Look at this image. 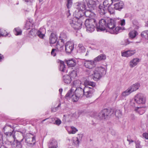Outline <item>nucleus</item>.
I'll list each match as a JSON object with an SVG mask.
<instances>
[{"label": "nucleus", "mask_w": 148, "mask_h": 148, "mask_svg": "<svg viewBox=\"0 0 148 148\" xmlns=\"http://www.w3.org/2000/svg\"><path fill=\"white\" fill-rule=\"evenodd\" d=\"M116 18L113 19L110 18H106L107 21V27L108 28V32L112 34H116L121 29L119 27H116L117 23Z\"/></svg>", "instance_id": "obj_1"}, {"label": "nucleus", "mask_w": 148, "mask_h": 148, "mask_svg": "<svg viewBox=\"0 0 148 148\" xmlns=\"http://www.w3.org/2000/svg\"><path fill=\"white\" fill-rule=\"evenodd\" d=\"M106 70L105 68L101 67H97L95 69L93 73L91 76L92 79L95 81L99 79L103 75L106 74Z\"/></svg>", "instance_id": "obj_2"}, {"label": "nucleus", "mask_w": 148, "mask_h": 148, "mask_svg": "<svg viewBox=\"0 0 148 148\" xmlns=\"http://www.w3.org/2000/svg\"><path fill=\"white\" fill-rule=\"evenodd\" d=\"M84 22L86 31L90 33L93 32L96 23V20L94 18H90L85 19Z\"/></svg>", "instance_id": "obj_3"}, {"label": "nucleus", "mask_w": 148, "mask_h": 148, "mask_svg": "<svg viewBox=\"0 0 148 148\" xmlns=\"http://www.w3.org/2000/svg\"><path fill=\"white\" fill-rule=\"evenodd\" d=\"M23 139L22 138L20 141H19L16 139L15 136H13L11 137V138H10V137L8 138V141L11 144L12 148H21V142L23 141Z\"/></svg>", "instance_id": "obj_4"}, {"label": "nucleus", "mask_w": 148, "mask_h": 148, "mask_svg": "<svg viewBox=\"0 0 148 148\" xmlns=\"http://www.w3.org/2000/svg\"><path fill=\"white\" fill-rule=\"evenodd\" d=\"M113 112V111L112 110L104 109L99 113L98 117L101 119H106L111 115Z\"/></svg>", "instance_id": "obj_5"}, {"label": "nucleus", "mask_w": 148, "mask_h": 148, "mask_svg": "<svg viewBox=\"0 0 148 148\" xmlns=\"http://www.w3.org/2000/svg\"><path fill=\"white\" fill-rule=\"evenodd\" d=\"M25 139L26 143L30 146H33L35 145L36 142L35 136L31 133L26 134Z\"/></svg>", "instance_id": "obj_6"}, {"label": "nucleus", "mask_w": 148, "mask_h": 148, "mask_svg": "<svg viewBox=\"0 0 148 148\" xmlns=\"http://www.w3.org/2000/svg\"><path fill=\"white\" fill-rule=\"evenodd\" d=\"M12 126L11 125L6 124L2 129V131L7 137V140L8 138L9 137L10 138H11V137L12 136H14L13 133V130H12Z\"/></svg>", "instance_id": "obj_7"}, {"label": "nucleus", "mask_w": 148, "mask_h": 148, "mask_svg": "<svg viewBox=\"0 0 148 148\" xmlns=\"http://www.w3.org/2000/svg\"><path fill=\"white\" fill-rule=\"evenodd\" d=\"M106 18L102 19L99 22V24L96 25L97 30L98 32L104 31L107 27Z\"/></svg>", "instance_id": "obj_8"}, {"label": "nucleus", "mask_w": 148, "mask_h": 148, "mask_svg": "<svg viewBox=\"0 0 148 148\" xmlns=\"http://www.w3.org/2000/svg\"><path fill=\"white\" fill-rule=\"evenodd\" d=\"M75 89V98H73L74 101L75 102L78 101L79 98L82 97L84 95V88L83 89L80 87L76 88H74Z\"/></svg>", "instance_id": "obj_9"}, {"label": "nucleus", "mask_w": 148, "mask_h": 148, "mask_svg": "<svg viewBox=\"0 0 148 148\" xmlns=\"http://www.w3.org/2000/svg\"><path fill=\"white\" fill-rule=\"evenodd\" d=\"M83 21H80V19H74L70 22V24L71 26L75 29H78L81 28Z\"/></svg>", "instance_id": "obj_10"}, {"label": "nucleus", "mask_w": 148, "mask_h": 148, "mask_svg": "<svg viewBox=\"0 0 148 148\" xmlns=\"http://www.w3.org/2000/svg\"><path fill=\"white\" fill-rule=\"evenodd\" d=\"M84 95L87 97H90L95 92V90L92 87L85 86L84 88Z\"/></svg>", "instance_id": "obj_11"}, {"label": "nucleus", "mask_w": 148, "mask_h": 148, "mask_svg": "<svg viewBox=\"0 0 148 148\" xmlns=\"http://www.w3.org/2000/svg\"><path fill=\"white\" fill-rule=\"evenodd\" d=\"M84 11L77 10L74 13L73 15L75 17V19H79L80 21H84L85 19L84 16Z\"/></svg>", "instance_id": "obj_12"}, {"label": "nucleus", "mask_w": 148, "mask_h": 148, "mask_svg": "<svg viewBox=\"0 0 148 148\" xmlns=\"http://www.w3.org/2000/svg\"><path fill=\"white\" fill-rule=\"evenodd\" d=\"M74 44L70 41L67 42L65 45V50L67 53H70L74 49Z\"/></svg>", "instance_id": "obj_13"}, {"label": "nucleus", "mask_w": 148, "mask_h": 148, "mask_svg": "<svg viewBox=\"0 0 148 148\" xmlns=\"http://www.w3.org/2000/svg\"><path fill=\"white\" fill-rule=\"evenodd\" d=\"M75 7L77 10L84 11L86 9V4L83 1V2H80L76 3L75 4Z\"/></svg>", "instance_id": "obj_14"}, {"label": "nucleus", "mask_w": 148, "mask_h": 148, "mask_svg": "<svg viewBox=\"0 0 148 148\" xmlns=\"http://www.w3.org/2000/svg\"><path fill=\"white\" fill-rule=\"evenodd\" d=\"M96 62L94 60H86L84 62L85 67L89 69H92L94 66Z\"/></svg>", "instance_id": "obj_15"}, {"label": "nucleus", "mask_w": 148, "mask_h": 148, "mask_svg": "<svg viewBox=\"0 0 148 148\" xmlns=\"http://www.w3.org/2000/svg\"><path fill=\"white\" fill-rule=\"evenodd\" d=\"M146 101V98L145 96L142 94H140L139 96V105L140 106V104H142V106H143V108L142 110V113L144 112Z\"/></svg>", "instance_id": "obj_16"}, {"label": "nucleus", "mask_w": 148, "mask_h": 148, "mask_svg": "<svg viewBox=\"0 0 148 148\" xmlns=\"http://www.w3.org/2000/svg\"><path fill=\"white\" fill-rule=\"evenodd\" d=\"M124 6L123 3L122 1H120L115 3L114 5V8L116 10L120 11L123 8Z\"/></svg>", "instance_id": "obj_17"}, {"label": "nucleus", "mask_w": 148, "mask_h": 148, "mask_svg": "<svg viewBox=\"0 0 148 148\" xmlns=\"http://www.w3.org/2000/svg\"><path fill=\"white\" fill-rule=\"evenodd\" d=\"M75 88L74 87H72V88L66 94V97H68L69 98H71L72 100L74 101V99H73V98H75V95H74V92H75V89H74Z\"/></svg>", "instance_id": "obj_18"}, {"label": "nucleus", "mask_w": 148, "mask_h": 148, "mask_svg": "<svg viewBox=\"0 0 148 148\" xmlns=\"http://www.w3.org/2000/svg\"><path fill=\"white\" fill-rule=\"evenodd\" d=\"M46 29L44 28H41L39 31H37V34L41 38H43L45 36Z\"/></svg>", "instance_id": "obj_19"}, {"label": "nucleus", "mask_w": 148, "mask_h": 148, "mask_svg": "<svg viewBox=\"0 0 148 148\" xmlns=\"http://www.w3.org/2000/svg\"><path fill=\"white\" fill-rule=\"evenodd\" d=\"M136 51L134 50H128L125 51L122 53V56L125 57H129L132 56L135 53Z\"/></svg>", "instance_id": "obj_20"}, {"label": "nucleus", "mask_w": 148, "mask_h": 148, "mask_svg": "<svg viewBox=\"0 0 148 148\" xmlns=\"http://www.w3.org/2000/svg\"><path fill=\"white\" fill-rule=\"evenodd\" d=\"M49 43L54 44L57 41V38L56 34L53 33H51L49 37Z\"/></svg>", "instance_id": "obj_21"}, {"label": "nucleus", "mask_w": 148, "mask_h": 148, "mask_svg": "<svg viewBox=\"0 0 148 148\" xmlns=\"http://www.w3.org/2000/svg\"><path fill=\"white\" fill-rule=\"evenodd\" d=\"M84 1L89 8H93L95 5V2L92 0H84Z\"/></svg>", "instance_id": "obj_22"}, {"label": "nucleus", "mask_w": 148, "mask_h": 148, "mask_svg": "<svg viewBox=\"0 0 148 148\" xmlns=\"http://www.w3.org/2000/svg\"><path fill=\"white\" fill-rule=\"evenodd\" d=\"M107 9L102 4H100L99 7L98 12L101 14L103 15L105 14Z\"/></svg>", "instance_id": "obj_23"}, {"label": "nucleus", "mask_w": 148, "mask_h": 148, "mask_svg": "<svg viewBox=\"0 0 148 148\" xmlns=\"http://www.w3.org/2000/svg\"><path fill=\"white\" fill-rule=\"evenodd\" d=\"M64 43L61 42H58L56 45V49L58 51H62L64 50Z\"/></svg>", "instance_id": "obj_24"}, {"label": "nucleus", "mask_w": 148, "mask_h": 148, "mask_svg": "<svg viewBox=\"0 0 148 148\" xmlns=\"http://www.w3.org/2000/svg\"><path fill=\"white\" fill-rule=\"evenodd\" d=\"M58 143L56 140L55 139L51 140L48 143V146L49 148H57Z\"/></svg>", "instance_id": "obj_25"}, {"label": "nucleus", "mask_w": 148, "mask_h": 148, "mask_svg": "<svg viewBox=\"0 0 148 148\" xmlns=\"http://www.w3.org/2000/svg\"><path fill=\"white\" fill-rule=\"evenodd\" d=\"M106 58V56L104 54H101L95 58L94 60L96 63L101 60H105Z\"/></svg>", "instance_id": "obj_26"}, {"label": "nucleus", "mask_w": 148, "mask_h": 148, "mask_svg": "<svg viewBox=\"0 0 148 148\" xmlns=\"http://www.w3.org/2000/svg\"><path fill=\"white\" fill-rule=\"evenodd\" d=\"M84 16L86 17L93 18L95 16V14L90 10H87L84 12Z\"/></svg>", "instance_id": "obj_27"}, {"label": "nucleus", "mask_w": 148, "mask_h": 148, "mask_svg": "<svg viewBox=\"0 0 148 148\" xmlns=\"http://www.w3.org/2000/svg\"><path fill=\"white\" fill-rule=\"evenodd\" d=\"M59 62L60 63V70L62 72L66 73L67 72V70L65 66L64 62L63 61L60 60Z\"/></svg>", "instance_id": "obj_28"}, {"label": "nucleus", "mask_w": 148, "mask_h": 148, "mask_svg": "<svg viewBox=\"0 0 148 148\" xmlns=\"http://www.w3.org/2000/svg\"><path fill=\"white\" fill-rule=\"evenodd\" d=\"M134 101V105H133V106L134 107H136L135 109V110L136 112H138V110L139 109V107L138 106V101H139V95L138 94L136 95L135 96Z\"/></svg>", "instance_id": "obj_29"}, {"label": "nucleus", "mask_w": 148, "mask_h": 148, "mask_svg": "<svg viewBox=\"0 0 148 148\" xmlns=\"http://www.w3.org/2000/svg\"><path fill=\"white\" fill-rule=\"evenodd\" d=\"M61 40V42L64 43L65 41H66L67 40L68 36L66 33L64 32H62L59 36Z\"/></svg>", "instance_id": "obj_30"}, {"label": "nucleus", "mask_w": 148, "mask_h": 148, "mask_svg": "<svg viewBox=\"0 0 148 148\" xmlns=\"http://www.w3.org/2000/svg\"><path fill=\"white\" fill-rule=\"evenodd\" d=\"M139 62V59L135 58L130 61V66L132 68L135 66Z\"/></svg>", "instance_id": "obj_31"}, {"label": "nucleus", "mask_w": 148, "mask_h": 148, "mask_svg": "<svg viewBox=\"0 0 148 148\" xmlns=\"http://www.w3.org/2000/svg\"><path fill=\"white\" fill-rule=\"evenodd\" d=\"M138 34V33L134 29L133 30L129 32V36L131 38L133 39L135 38Z\"/></svg>", "instance_id": "obj_32"}, {"label": "nucleus", "mask_w": 148, "mask_h": 148, "mask_svg": "<svg viewBox=\"0 0 148 148\" xmlns=\"http://www.w3.org/2000/svg\"><path fill=\"white\" fill-rule=\"evenodd\" d=\"M84 85L85 86L89 87V86H91V87L93 88L95 86V82L87 80H86L85 81Z\"/></svg>", "instance_id": "obj_33"}, {"label": "nucleus", "mask_w": 148, "mask_h": 148, "mask_svg": "<svg viewBox=\"0 0 148 148\" xmlns=\"http://www.w3.org/2000/svg\"><path fill=\"white\" fill-rule=\"evenodd\" d=\"M132 92L138 89L139 88V84L138 83H136L131 86L129 88Z\"/></svg>", "instance_id": "obj_34"}, {"label": "nucleus", "mask_w": 148, "mask_h": 148, "mask_svg": "<svg viewBox=\"0 0 148 148\" xmlns=\"http://www.w3.org/2000/svg\"><path fill=\"white\" fill-rule=\"evenodd\" d=\"M63 79L64 83L68 84L70 83L71 79L69 75H67L64 76Z\"/></svg>", "instance_id": "obj_35"}, {"label": "nucleus", "mask_w": 148, "mask_h": 148, "mask_svg": "<svg viewBox=\"0 0 148 148\" xmlns=\"http://www.w3.org/2000/svg\"><path fill=\"white\" fill-rule=\"evenodd\" d=\"M34 26V24L30 21H27L26 23L25 27L26 30L32 29Z\"/></svg>", "instance_id": "obj_36"}, {"label": "nucleus", "mask_w": 148, "mask_h": 148, "mask_svg": "<svg viewBox=\"0 0 148 148\" xmlns=\"http://www.w3.org/2000/svg\"><path fill=\"white\" fill-rule=\"evenodd\" d=\"M112 3V0H105L103 2V5L107 8L108 7L110 6Z\"/></svg>", "instance_id": "obj_37"}, {"label": "nucleus", "mask_w": 148, "mask_h": 148, "mask_svg": "<svg viewBox=\"0 0 148 148\" xmlns=\"http://www.w3.org/2000/svg\"><path fill=\"white\" fill-rule=\"evenodd\" d=\"M66 63L70 67H73L76 64V63L73 60H69L67 61Z\"/></svg>", "instance_id": "obj_38"}, {"label": "nucleus", "mask_w": 148, "mask_h": 148, "mask_svg": "<svg viewBox=\"0 0 148 148\" xmlns=\"http://www.w3.org/2000/svg\"><path fill=\"white\" fill-rule=\"evenodd\" d=\"M78 51L79 52L84 53L86 51V49L82 44H79L78 45Z\"/></svg>", "instance_id": "obj_39"}, {"label": "nucleus", "mask_w": 148, "mask_h": 148, "mask_svg": "<svg viewBox=\"0 0 148 148\" xmlns=\"http://www.w3.org/2000/svg\"><path fill=\"white\" fill-rule=\"evenodd\" d=\"M132 92L129 88L126 90L125 91L123 92L122 94V95L123 97H126L129 95Z\"/></svg>", "instance_id": "obj_40"}, {"label": "nucleus", "mask_w": 148, "mask_h": 148, "mask_svg": "<svg viewBox=\"0 0 148 148\" xmlns=\"http://www.w3.org/2000/svg\"><path fill=\"white\" fill-rule=\"evenodd\" d=\"M117 23L120 24L122 26L124 25L125 24V21L124 19H121L120 18H116Z\"/></svg>", "instance_id": "obj_41"}, {"label": "nucleus", "mask_w": 148, "mask_h": 148, "mask_svg": "<svg viewBox=\"0 0 148 148\" xmlns=\"http://www.w3.org/2000/svg\"><path fill=\"white\" fill-rule=\"evenodd\" d=\"M14 32L16 35H20L22 33L21 30L19 27L15 28Z\"/></svg>", "instance_id": "obj_42"}, {"label": "nucleus", "mask_w": 148, "mask_h": 148, "mask_svg": "<svg viewBox=\"0 0 148 148\" xmlns=\"http://www.w3.org/2000/svg\"><path fill=\"white\" fill-rule=\"evenodd\" d=\"M81 82L79 80H76L74 81L73 83V86L74 88H77L79 85L81 84Z\"/></svg>", "instance_id": "obj_43"}, {"label": "nucleus", "mask_w": 148, "mask_h": 148, "mask_svg": "<svg viewBox=\"0 0 148 148\" xmlns=\"http://www.w3.org/2000/svg\"><path fill=\"white\" fill-rule=\"evenodd\" d=\"M141 36L142 37H144L148 40V30L142 32L141 34Z\"/></svg>", "instance_id": "obj_44"}, {"label": "nucleus", "mask_w": 148, "mask_h": 148, "mask_svg": "<svg viewBox=\"0 0 148 148\" xmlns=\"http://www.w3.org/2000/svg\"><path fill=\"white\" fill-rule=\"evenodd\" d=\"M8 33L3 29H0V36H5L8 35Z\"/></svg>", "instance_id": "obj_45"}, {"label": "nucleus", "mask_w": 148, "mask_h": 148, "mask_svg": "<svg viewBox=\"0 0 148 148\" xmlns=\"http://www.w3.org/2000/svg\"><path fill=\"white\" fill-rule=\"evenodd\" d=\"M77 139H76V138L74 137L73 138L72 140V141L74 145L76 147H78L79 146V144L80 142L79 140H78Z\"/></svg>", "instance_id": "obj_46"}, {"label": "nucleus", "mask_w": 148, "mask_h": 148, "mask_svg": "<svg viewBox=\"0 0 148 148\" xmlns=\"http://www.w3.org/2000/svg\"><path fill=\"white\" fill-rule=\"evenodd\" d=\"M70 75L69 76L71 77V78H74L77 77V72L73 70L70 73Z\"/></svg>", "instance_id": "obj_47"}, {"label": "nucleus", "mask_w": 148, "mask_h": 148, "mask_svg": "<svg viewBox=\"0 0 148 148\" xmlns=\"http://www.w3.org/2000/svg\"><path fill=\"white\" fill-rule=\"evenodd\" d=\"M29 34L33 36H35L37 34V30L34 29H32L30 31Z\"/></svg>", "instance_id": "obj_48"}, {"label": "nucleus", "mask_w": 148, "mask_h": 148, "mask_svg": "<svg viewBox=\"0 0 148 148\" xmlns=\"http://www.w3.org/2000/svg\"><path fill=\"white\" fill-rule=\"evenodd\" d=\"M77 131L78 130L76 128L73 126H72L71 127V130L69 131V134H74L77 132Z\"/></svg>", "instance_id": "obj_49"}, {"label": "nucleus", "mask_w": 148, "mask_h": 148, "mask_svg": "<svg viewBox=\"0 0 148 148\" xmlns=\"http://www.w3.org/2000/svg\"><path fill=\"white\" fill-rule=\"evenodd\" d=\"M73 4L72 0H67V4L66 6L68 9L71 8Z\"/></svg>", "instance_id": "obj_50"}, {"label": "nucleus", "mask_w": 148, "mask_h": 148, "mask_svg": "<svg viewBox=\"0 0 148 148\" xmlns=\"http://www.w3.org/2000/svg\"><path fill=\"white\" fill-rule=\"evenodd\" d=\"M108 10L109 12L111 14H113L114 13H115V10L113 8L110 6L109 7H108Z\"/></svg>", "instance_id": "obj_51"}, {"label": "nucleus", "mask_w": 148, "mask_h": 148, "mask_svg": "<svg viewBox=\"0 0 148 148\" xmlns=\"http://www.w3.org/2000/svg\"><path fill=\"white\" fill-rule=\"evenodd\" d=\"M115 115L118 117H121L122 116L121 112L120 110H116L115 112Z\"/></svg>", "instance_id": "obj_52"}, {"label": "nucleus", "mask_w": 148, "mask_h": 148, "mask_svg": "<svg viewBox=\"0 0 148 148\" xmlns=\"http://www.w3.org/2000/svg\"><path fill=\"white\" fill-rule=\"evenodd\" d=\"M61 123V121L59 119L56 118L55 121L54 123V124L56 125H59Z\"/></svg>", "instance_id": "obj_53"}, {"label": "nucleus", "mask_w": 148, "mask_h": 148, "mask_svg": "<svg viewBox=\"0 0 148 148\" xmlns=\"http://www.w3.org/2000/svg\"><path fill=\"white\" fill-rule=\"evenodd\" d=\"M58 51L56 49H53L52 50L51 54L52 56H54L56 55V54Z\"/></svg>", "instance_id": "obj_54"}, {"label": "nucleus", "mask_w": 148, "mask_h": 148, "mask_svg": "<svg viewBox=\"0 0 148 148\" xmlns=\"http://www.w3.org/2000/svg\"><path fill=\"white\" fill-rule=\"evenodd\" d=\"M143 106H139V114H143L145 111L146 106H145V109H144V112L142 113V110H143Z\"/></svg>", "instance_id": "obj_55"}, {"label": "nucleus", "mask_w": 148, "mask_h": 148, "mask_svg": "<svg viewBox=\"0 0 148 148\" xmlns=\"http://www.w3.org/2000/svg\"><path fill=\"white\" fill-rule=\"evenodd\" d=\"M3 143V134L0 132V145H2Z\"/></svg>", "instance_id": "obj_56"}, {"label": "nucleus", "mask_w": 148, "mask_h": 148, "mask_svg": "<svg viewBox=\"0 0 148 148\" xmlns=\"http://www.w3.org/2000/svg\"><path fill=\"white\" fill-rule=\"evenodd\" d=\"M56 119V118H50L49 120V122L50 123H53L54 124V123Z\"/></svg>", "instance_id": "obj_57"}, {"label": "nucleus", "mask_w": 148, "mask_h": 148, "mask_svg": "<svg viewBox=\"0 0 148 148\" xmlns=\"http://www.w3.org/2000/svg\"><path fill=\"white\" fill-rule=\"evenodd\" d=\"M82 137V135L81 134H79L77 135V136L75 138H76V139L79 140V141L81 140Z\"/></svg>", "instance_id": "obj_58"}, {"label": "nucleus", "mask_w": 148, "mask_h": 148, "mask_svg": "<svg viewBox=\"0 0 148 148\" xmlns=\"http://www.w3.org/2000/svg\"><path fill=\"white\" fill-rule=\"evenodd\" d=\"M143 136L146 139H148V133H144L143 134Z\"/></svg>", "instance_id": "obj_59"}, {"label": "nucleus", "mask_w": 148, "mask_h": 148, "mask_svg": "<svg viewBox=\"0 0 148 148\" xmlns=\"http://www.w3.org/2000/svg\"><path fill=\"white\" fill-rule=\"evenodd\" d=\"M125 45H128V44H130V41L128 39H126V40H125Z\"/></svg>", "instance_id": "obj_60"}, {"label": "nucleus", "mask_w": 148, "mask_h": 148, "mask_svg": "<svg viewBox=\"0 0 148 148\" xmlns=\"http://www.w3.org/2000/svg\"><path fill=\"white\" fill-rule=\"evenodd\" d=\"M127 140L128 142H129V144H130L131 143H132V142H133V141L132 140L130 139L128 137H127Z\"/></svg>", "instance_id": "obj_61"}, {"label": "nucleus", "mask_w": 148, "mask_h": 148, "mask_svg": "<svg viewBox=\"0 0 148 148\" xmlns=\"http://www.w3.org/2000/svg\"><path fill=\"white\" fill-rule=\"evenodd\" d=\"M60 105H61V103H60L58 104V106L57 107H56V108H55V110H56V111L57 110H58V107H60Z\"/></svg>", "instance_id": "obj_62"}, {"label": "nucleus", "mask_w": 148, "mask_h": 148, "mask_svg": "<svg viewBox=\"0 0 148 148\" xmlns=\"http://www.w3.org/2000/svg\"><path fill=\"white\" fill-rule=\"evenodd\" d=\"M25 2H31L32 1H31V0H23Z\"/></svg>", "instance_id": "obj_63"}, {"label": "nucleus", "mask_w": 148, "mask_h": 148, "mask_svg": "<svg viewBox=\"0 0 148 148\" xmlns=\"http://www.w3.org/2000/svg\"><path fill=\"white\" fill-rule=\"evenodd\" d=\"M136 148H139V145L138 143H136Z\"/></svg>", "instance_id": "obj_64"}]
</instances>
